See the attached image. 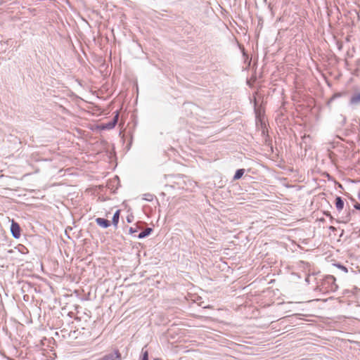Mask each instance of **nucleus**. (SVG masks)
Masks as SVG:
<instances>
[{"mask_svg":"<svg viewBox=\"0 0 360 360\" xmlns=\"http://www.w3.org/2000/svg\"><path fill=\"white\" fill-rule=\"evenodd\" d=\"M323 286L325 287V290L327 292H335L338 286L335 283V278L333 276H328L323 281Z\"/></svg>","mask_w":360,"mask_h":360,"instance_id":"f257e3e1","label":"nucleus"},{"mask_svg":"<svg viewBox=\"0 0 360 360\" xmlns=\"http://www.w3.org/2000/svg\"><path fill=\"white\" fill-rule=\"evenodd\" d=\"M11 232L13 238H15L16 239L20 238V226L17 222L14 221L13 220L12 221L11 225Z\"/></svg>","mask_w":360,"mask_h":360,"instance_id":"f03ea898","label":"nucleus"},{"mask_svg":"<svg viewBox=\"0 0 360 360\" xmlns=\"http://www.w3.org/2000/svg\"><path fill=\"white\" fill-rule=\"evenodd\" d=\"M103 360H120L121 354L118 350H115L113 353L105 355L103 357Z\"/></svg>","mask_w":360,"mask_h":360,"instance_id":"7ed1b4c3","label":"nucleus"},{"mask_svg":"<svg viewBox=\"0 0 360 360\" xmlns=\"http://www.w3.org/2000/svg\"><path fill=\"white\" fill-rule=\"evenodd\" d=\"M96 224L103 227V228H108L110 226V222L108 219H103V218H96Z\"/></svg>","mask_w":360,"mask_h":360,"instance_id":"20e7f679","label":"nucleus"},{"mask_svg":"<svg viewBox=\"0 0 360 360\" xmlns=\"http://www.w3.org/2000/svg\"><path fill=\"white\" fill-rule=\"evenodd\" d=\"M349 104L352 105H357L360 104V92L352 96L349 100Z\"/></svg>","mask_w":360,"mask_h":360,"instance_id":"39448f33","label":"nucleus"},{"mask_svg":"<svg viewBox=\"0 0 360 360\" xmlns=\"http://www.w3.org/2000/svg\"><path fill=\"white\" fill-rule=\"evenodd\" d=\"M118 120V114H117L112 119V121L106 123L103 127L104 129H111L115 127Z\"/></svg>","mask_w":360,"mask_h":360,"instance_id":"423d86ee","label":"nucleus"},{"mask_svg":"<svg viewBox=\"0 0 360 360\" xmlns=\"http://www.w3.org/2000/svg\"><path fill=\"white\" fill-rule=\"evenodd\" d=\"M335 207L339 212H340L343 209L344 201L342 200L341 197L338 196L335 198Z\"/></svg>","mask_w":360,"mask_h":360,"instance_id":"0eeeda50","label":"nucleus"},{"mask_svg":"<svg viewBox=\"0 0 360 360\" xmlns=\"http://www.w3.org/2000/svg\"><path fill=\"white\" fill-rule=\"evenodd\" d=\"M153 231V229L151 228H146L144 231H141L139 236V238H143L148 236H149L151 232Z\"/></svg>","mask_w":360,"mask_h":360,"instance_id":"6e6552de","label":"nucleus"},{"mask_svg":"<svg viewBox=\"0 0 360 360\" xmlns=\"http://www.w3.org/2000/svg\"><path fill=\"white\" fill-rule=\"evenodd\" d=\"M120 211L118 210H117L115 213H114V215L112 217V224L115 226H117V224L119 222V218H120Z\"/></svg>","mask_w":360,"mask_h":360,"instance_id":"1a4fd4ad","label":"nucleus"},{"mask_svg":"<svg viewBox=\"0 0 360 360\" xmlns=\"http://www.w3.org/2000/svg\"><path fill=\"white\" fill-rule=\"evenodd\" d=\"M244 172H245L244 169H239L236 170L235 175L233 176V179L238 180V179H240L242 177V176L243 175Z\"/></svg>","mask_w":360,"mask_h":360,"instance_id":"9d476101","label":"nucleus"},{"mask_svg":"<svg viewBox=\"0 0 360 360\" xmlns=\"http://www.w3.org/2000/svg\"><path fill=\"white\" fill-rule=\"evenodd\" d=\"M141 360H148V352L147 349H144V348L141 350Z\"/></svg>","mask_w":360,"mask_h":360,"instance_id":"9b49d317","label":"nucleus"},{"mask_svg":"<svg viewBox=\"0 0 360 360\" xmlns=\"http://www.w3.org/2000/svg\"><path fill=\"white\" fill-rule=\"evenodd\" d=\"M153 195L150 193H146L143 195V200L146 201H152L153 200Z\"/></svg>","mask_w":360,"mask_h":360,"instance_id":"f8f14e48","label":"nucleus"},{"mask_svg":"<svg viewBox=\"0 0 360 360\" xmlns=\"http://www.w3.org/2000/svg\"><path fill=\"white\" fill-rule=\"evenodd\" d=\"M335 266L345 273H347V271H348L347 267H345V266H343L340 264H335Z\"/></svg>","mask_w":360,"mask_h":360,"instance_id":"ddd939ff","label":"nucleus"},{"mask_svg":"<svg viewBox=\"0 0 360 360\" xmlns=\"http://www.w3.org/2000/svg\"><path fill=\"white\" fill-rule=\"evenodd\" d=\"M359 200H360V193H359ZM354 207H355L356 210H360V203H357V204L354 205Z\"/></svg>","mask_w":360,"mask_h":360,"instance_id":"4468645a","label":"nucleus"},{"mask_svg":"<svg viewBox=\"0 0 360 360\" xmlns=\"http://www.w3.org/2000/svg\"><path fill=\"white\" fill-rule=\"evenodd\" d=\"M136 231L135 229H134L132 227H131V228L129 229V233H130L131 234H132V233H135Z\"/></svg>","mask_w":360,"mask_h":360,"instance_id":"2eb2a0df","label":"nucleus"},{"mask_svg":"<svg viewBox=\"0 0 360 360\" xmlns=\"http://www.w3.org/2000/svg\"><path fill=\"white\" fill-rule=\"evenodd\" d=\"M127 221L129 222V223L131 221V219L129 217H127Z\"/></svg>","mask_w":360,"mask_h":360,"instance_id":"dca6fc26","label":"nucleus"},{"mask_svg":"<svg viewBox=\"0 0 360 360\" xmlns=\"http://www.w3.org/2000/svg\"><path fill=\"white\" fill-rule=\"evenodd\" d=\"M330 229L331 230L335 229V228H334L333 226H330Z\"/></svg>","mask_w":360,"mask_h":360,"instance_id":"f3484780","label":"nucleus"},{"mask_svg":"<svg viewBox=\"0 0 360 360\" xmlns=\"http://www.w3.org/2000/svg\"><path fill=\"white\" fill-rule=\"evenodd\" d=\"M154 360H160V359H155Z\"/></svg>","mask_w":360,"mask_h":360,"instance_id":"a211bd4d","label":"nucleus"},{"mask_svg":"<svg viewBox=\"0 0 360 360\" xmlns=\"http://www.w3.org/2000/svg\"><path fill=\"white\" fill-rule=\"evenodd\" d=\"M98 360H103V358H101V359H98Z\"/></svg>","mask_w":360,"mask_h":360,"instance_id":"6ab92c4d","label":"nucleus"}]
</instances>
